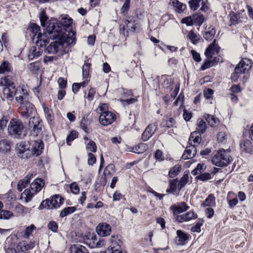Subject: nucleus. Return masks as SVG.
Returning <instances> with one entry per match:
<instances>
[{"instance_id":"1","label":"nucleus","mask_w":253,"mask_h":253,"mask_svg":"<svg viewBox=\"0 0 253 253\" xmlns=\"http://www.w3.org/2000/svg\"><path fill=\"white\" fill-rule=\"evenodd\" d=\"M48 38L52 39L55 41L46 48H43L45 53L56 54L60 50L64 53L71 51V48L76 43V32L71 30L67 34L63 35L61 26L49 23L47 27Z\"/></svg>"},{"instance_id":"2","label":"nucleus","mask_w":253,"mask_h":253,"mask_svg":"<svg viewBox=\"0 0 253 253\" xmlns=\"http://www.w3.org/2000/svg\"><path fill=\"white\" fill-rule=\"evenodd\" d=\"M252 66L251 60L248 58H243L234 69V72L231 74V79L233 82H242L245 84L249 79V72Z\"/></svg>"},{"instance_id":"3","label":"nucleus","mask_w":253,"mask_h":253,"mask_svg":"<svg viewBox=\"0 0 253 253\" xmlns=\"http://www.w3.org/2000/svg\"><path fill=\"white\" fill-rule=\"evenodd\" d=\"M28 30L32 33V41L37 45L42 46L46 45V44L49 42L48 38V32L42 34L39 31L41 30V27L36 23H31Z\"/></svg>"},{"instance_id":"4","label":"nucleus","mask_w":253,"mask_h":253,"mask_svg":"<svg viewBox=\"0 0 253 253\" xmlns=\"http://www.w3.org/2000/svg\"><path fill=\"white\" fill-rule=\"evenodd\" d=\"M229 152L230 151L228 149H220L218 150L212 158V163L214 165L219 167L227 166L232 161Z\"/></svg>"},{"instance_id":"5","label":"nucleus","mask_w":253,"mask_h":253,"mask_svg":"<svg viewBox=\"0 0 253 253\" xmlns=\"http://www.w3.org/2000/svg\"><path fill=\"white\" fill-rule=\"evenodd\" d=\"M197 131L192 132L189 139V146L187 147L185 151L182 156L183 160H187L195 156L197 150L195 145V143L199 144L201 141L199 135H197Z\"/></svg>"},{"instance_id":"6","label":"nucleus","mask_w":253,"mask_h":253,"mask_svg":"<svg viewBox=\"0 0 253 253\" xmlns=\"http://www.w3.org/2000/svg\"><path fill=\"white\" fill-rule=\"evenodd\" d=\"M24 128V125L21 120L13 118L10 120L8 126V133L12 137L20 138Z\"/></svg>"},{"instance_id":"7","label":"nucleus","mask_w":253,"mask_h":253,"mask_svg":"<svg viewBox=\"0 0 253 253\" xmlns=\"http://www.w3.org/2000/svg\"><path fill=\"white\" fill-rule=\"evenodd\" d=\"M228 17L229 18L230 26H236L241 23L246 22L247 19L244 10L237 12L231 11L228 15Z\"/></svg>"},{"instance_id":"8","label":"nucleus","mask_w":253,"mask_h":253,"mask_svg":"<svg viewBox=\"0 0 253 253\" xmlns=\"http://www.w3.org/2000/svg\"><path fill=\"white\" fill-rule=\"evenodd\" d=\"M116 119L115 114L110 111H104L99 116L100 123L103 126H107L113 123Z\"/></svg>"},{"instance_id":"9","label":"nucleus","mask_w":253,"mask_h":253,"mask_svg":"<svg viewBox=\"0 0 253 253\" xmlns=\"http://www.w3.org/2000/svg\"><path fill=\"white\" fill-rule=\"evenodd\" d=\"M96 231L100 236H107L111 234L112 228L109 224L106 222H102L97 225L96 228Z\"/></svg>"},{"instance_id":"10","label":"nucleus","mask_w":253,"mask_h":253,"mask_svg":"<svg viewBox=\"0 0 253 253\" xmlns=\"http://www.w3.org/2000/svg\"><path fill=\"white\" fill-rule=\"evenodd\" d=\"M220 47L216 43V40H214L206 48L205 55L208 59H212L213 55L218 53Z\"/></svg>"},{"instance_id":"11","label":"nucleus","mask_w":253,"mask_h":253,"mask_svg":"<svg viewBox=\"0 0 253 253\" xmlns=\"http://www.w3.org/2000/svg\"><path fill=\"white\" fill-rule=\"evenodd\" d=\"M157 129V125L156 123L149 124L143 132L141 138L143 141H146L149 140L155 133Z\"/></svg>"},{"instance_id":"12","label":"nucleus","mask_w":253,"mask_h":253,"mask_svg":"<svg viewBox=\"0 0 253 253\" xmlns=\"http://www.w3.org/2000/svg\"><path fill=\"white\" fill-rule=\"evenodd\" d=\"M189 209V207L184 202H181L171 206L169 209L172 211L174 215H178V214L184 212Z\"/></svg>"},{"instance_id":"13","label":"nucleus","mask_w":253,"mask_h":253,"mask_svg":"<svg viewBox=\"0 0 253 253\" xmlns=\"http://www.w3.org/2000/svg\"><path fill=\"white\" fill-rule=\"evenodd\" d=\"M31 151L34 156H39L42 152L44 148V144L42 140L38 139L32 141Z\"/></svg>"},{"instance_id":"14","label":"nucleus","mask_w":253,"mask_h":253,"mask_svg":"<svg viewBox=\"0 0 253 253\" xmlns=\"http://www.w3.org/2000/svg\"><path fill=\"white\" fill-rule=\"evenodd\" d=\"M42 106L48 125L51 126H53L54 124V115L52 110L46 106L44 103H42Z\"/></svg>"},{"instance_id":"15","label":"nucleus","mask_w":253,"mask_h":253,"mask_svg":"<svg viewBox=\"0 0 253 253\" xmlns=\"http://www.w3.org/2000/svg\"><path fill=\"white\" fill-rule=\"evenodd\" d=\"M46 45L40 46L37 45L32 46L29 50L28 57L29 60H33L42 55L43 48Z\"/></svg>"},{"instance_id":"16","label":"nucleus","mask_w":253,"mask_h":253,"mask_svg":"<svg viewBox=\"0 0 253 253\" xmlns=\"http://www.w3.org/2000/svg\"><path fill=\"white\" fill-rule=\"evenodd\" d=\"M14 81V76L10 75L2 76L0 78V86L11 87L12 88H14V87H16Z\"/></svg>"},{"instance_id":"17","label":"nucleus","mask_w":253,"mask_h":253,"mask_svg":"<svg viewBox=\"0 0 253 253\" xmlns=\"http://www.w3.org/2000/svg\"><path fill=\"white\" fill-rule=\"evenodd\" d=\"M197 218V215L193 211H189L186 213L177 215L175 217L176 220L178 222H183L189 221L192 219Z\"/></svg>"},{"instance_id":"18","label":"nucleus","mask_w":253,"mask_h":253,"mask_svg":"<svg viewBox=\"0 0 253 253\" xmlns=\"http://www.w3.org/2000/svg\"><path fill=\"white\" fill-rule=\"evenodd\" d=\"M12 142L8 139H2L0 140V154H5L10 151Z\"/></svg>"},{"instance_id":"19","label":"nucleus","mask_w":253,"mask_h":253,"mask_svg":"<svg viewBox=\"0 0 253 253\" xmlns=\"http://www.w3.org/2000/svg\"><path fill=\"white\" fill-rule=\"evenodd\" d=\"M49 23H51V22ZM51 23L61 26L62 34L63 35H64V33L62 31V28H68L72 26L73 19L71 17H69L68 15H66V16L62 17L60 22H51Z\"/></svg>"},{"instance_id":"20","label":"nucleus","mask_w":253,"mask_h":253,"mask_svg":"<svg viewBox=\"0 0 253 253\" xmlns=\"http://www.w3.org/2000/svg\"><path fill=\"white\" fill-rule=\"evenodd\" d=\"M176 242L178 245H184L190 237V235L180 230H178L176 231Z\"/></svg>"},{"instance_id":"21","label":"nucleus","mask_w":253,"mask_h":253,"mask_svg":"<svg viewBox=\"0 0 253 253\" xmlns=\"http://www.w3.org/2000/svg\"><path fill=\"white\" fill-rule=\"evenodd\" d=\"M15 95V87L12 88L11 87H2V99H5L11 100Z\"/></svg>"},{"instance_id":"22","label":"nucleus","mask_w":253,"mask_h":253,"mask_svg":"<svg viewBox=\"0 0 253 253\" xmlns=\"http://www.w3.org/2000/svg\"><path fill=\"white\" fill-rule=\"evenodd\" d=\"M203 117L208 122L210 126L212 127L217 126L220 123L219 119L214 115L205 113L204 114Z\"/></svg>"},{"instance_id":"23","label":"nucleus","mask_w":253,"mask_h":253,"mask_svg":"<svg viewBox=\"0 0 253 253\" xmlns=\"http://www.w3.org/2000/svg\"><path fill=\"white\" fill-rule=\"evenodd\" d=\"M21 115L25 118L29 117L32 114L34 106L31 103H28L27 105L20 107Z\"/></svg>"},{"instance_id":"24","label":"nucleus","mask_w":253,"mask_h":253,"mask_svg":"<svg viewBox=\"0 0 253 253\" xmlns=\"http://www.w3.org/2000/svg\"><path fill=\"white\" fill-rule=\"evenodd\" d=\"M171 4L175 11L178 13H182L186 9V5L180 2L178 0H170Z\"/></svg>"},{"instance_id":"25","label":"nucleus","mask_w":253,"mask_h":253,"mask_svg":"<svg viewBox=\"0 0 253 253\" xmlns=\"http://www.w3.org/2000/svg\"><path fill=\"white\" fill-rule=\"evenodd\" d=\"M44 185V181L42 179L37 178L30 185V187L33 191L38 192L42 190Z\"/></svg>"},{"instance_id":"26","label":"nucleus","mask_w":253,"mask_h":253,"mask_svg":"<svg viewBox=\"0 0 253 253\" xmlns=\"http://www.w3.org/2000/svg\"><path fill=\"white\" fill-rule=\"evenodd\" d=\"M175 124V122L173 118L165 116L163 119L160 126L162 127L170 128L174 126Z\"/></svg>"},{"instance_id":"27","label":"nucleus","mask_w":253,"mask_h":253,"mask_svg":"<svg viewBox=\"0 0 253 253\" xmlns=\"http://www.w3.org/2000/svg\"><path fill=\"white\" fill-rule=\"evenodd\" d=\"M63 199H62L59 195H54L51 198V206H50V208H53V209H57L59 208L61 204L63 203Z\"/></svg>"},{"instance_id":"28","label":"nucleus","mask_w":253,"mask_h":253,"mask_svg":"<svg viewBox=\"0 0 253 253\" xmlns=\"http://www.w3.org/2000/svg\"><path fill=\"white\" fill-rule=\"evenodd\" d=\"M207 128V125L205 121L202 119H199L197 122V131L199 134L205 132Z\"/></svg>"},{"instance_id":"29","label":"nucleus","mask_w":253,"mask_h":253,"mask_svg":"<svg viewBox=\"0 0 253 253\" xmlns=\"http://www.w3.org/2000/svg\"><path fill=\"white\" fill-rule=\"evenodd\" d=\"M39 18L41 22V25L42 27H47L50 22H53L52 21L48 20V17L46 14L45 10H42L40 13Z\"/></svg>"},{"instance_id":"30","label":"nucleus","mask_w":253,"mask_h":253,"mask_svg":"<svg viewBox=\"0 0 253 253\" xmlns=\"http://www.w3.org/2000/svg\"><path fill=\"white\" fill-rule=\"evenodd\" d=\"M125 24L129 30L133 32L137 29V23L136 21L132 17H128L125 21Z\"/></svg>"},{"instance_id":"31","label":"nucleus","mask_w":253,"mask_h":253,"mask_svg":"<svg viewBox=\"0 0 253 253\" xmlns=\"http://www.w3.org/2000/svg\"><path fill=\"white\" fill-rule=\"evenodd\" d=\"M242 150L248 153H251L253 150V144L250 140H246L240 144Z\"/></svg>"},{"instance_id":"32","label":"nucleus","mask_w":253,"mask_h":253,"mask_svg":"<svg viewBox=\"0 0 253 253\" xmlns=\"http://www.w3.org/2000/svg\"><path fill=\"white\" fill-rule=\"evenodd\" d=\"M106 251V253H122L121 247L116 242H112Z\"/></svg>"},{"instance_id":"33","label":"nucleus","mask_w":253,"mask_h":253,"mask_svg":"<svg viewBox=\"0 0 253 253\" xmlns=\"http://www.w3.org/2000/svg\"><path fill=\"white\" fill-rule=\"evenodd\" d=\"M71 253H88L86 248L80 245H74L70 248Z\"/></svg>"},{"instance_id":"34","label":"nucleus","mask_w":253,"mask_h":253,"mask_svg":"<svg viewBox=\"0 0 253 253\" xmlns=\"http://www.w3.org/2000/svg\"><path fill=\"white\" fill-rule=\"evenodd\" d=\"M162 79L163 80L162 85L164 88L169 89L173 84V80L168 76H163Z\"/></svg>"},{"instance_id":"35","label":"nucleus","mask_w":253,"mask_h":253,"mask_svg":"<svg viewBox=\"0 0 253 253\" xmlns=\"http://www.w3.org/2000/svg\"><path fill=\"white\" fill-rule=\"evenodd\" d=\"M215 205V197L213 194H211L206 198L201 205L202 207H206L214 206Z\"/></svg>"},{"instance_id":"36","label":"nucleus","mask_w":253,"mask_h":253,"mask_svg":"<svg viewBox=\"0 0 253 253\" xmlns=\"http://www.w3.org/2000/svg\"><path fill=\"white\" fill-rule=\"evenodd\" d=\"M178 180L177 178L170 180L169 181V188L167 189L166 192L169 193L174 194V192L176 191L177 188L178 187Z\"/></svg>"},{"instance_id":"37","label":"nucleus","mask_w":253,"mask_h":253,"mask_svg":"<svg viewBox=\"0 0 253 253\" xmlns=\"http://www.w3.org/2000/svg\"><path fill=\"white\" fill-rule=\"evenodd\" d=\"M26 96H30L28 90L24 86H19L17 88L15 87V95L16 97H26Z\"/></svg>"},{"instance_id":"38","label":"nucleus","mask_w":253,"mask_h":253,"mask_svg":"<svg viewBox=\"0 0 253 253\" xmlns=\"http://www.w3.org/2000/svg\"><path fill=\"white\" fill-rule=\"evenodd\" d=\"M215 33V30L213 27H209L208 31L204 34L203 37L207 41H211L214 37Z\"/></svg>"},{"instance_id":"39","label":"nucleus","mask_w":253,"mask_h":253,"mask_svg":"<svg viewBox=\"0 0 253 253\" xmlns=\"http://www.w3.org/2000/svg\"><path fill=\"white\" fill-rule=\"evenodd\" d=\"M11 66L7 61H4L0 65V74L8 73L11 71Z\"/></svg>"},{"instance_id":"40","label":"nucleus","mask_w":253,"mask_h":253,"mask_svg":"<svg viewBox=\"0 0 253 253\" xmlns=\"http://www.w3.org/2000/svg\"><path fill=\"white\" fill-rule=\"evenodd\" d=\"M181 170V166L180 165H176L170 169L169 175L170 178H174L178 175Z\"/></svg>"},{"instance_id":"41","label":"nucleus","mask_w":253,"mask_h":253,"mask_svg":"<svg viewBox=\"0 0 253 253\" xmlns=\"http://www.w3.org/2000/svg\"><path fill=\"white\" fill-rule=\"evenodd\" d=\"M30 177L28 175H27L24 179L19 181L17 184V190L19 192H21L24 188H25L29 182Z\"/></svg>"},{"instance_id":"42","label":"nucleus","mask_w":253,"mask_h":253,"mask_svg":"<svg viewBox=\"0 0 253 253\" xmlns=\"http://www.w3.org/2000/svg\"><path fill=\"white\" fill-rule=\"evenodd\" d=\"M15 99L17 102L20 104V107H22L23 106H25L28 104V103H30V96H26V97H16Z\"/></svg>"},{"instance_id":"43","label":"nucleus","mask_w":253,"mask_h":253,"mask_svg":"<svg viewBox=\"0 0 253 253\" xmlns=\"http://www.w3.org/2000/svg\"><path fill=\"white\" fill-rule=\"evenodd\" d=\"M76 210L75 207H68L64 208L61 211L60 213L61 217H64L67 215L74 212Z\"/></svg>"},{"instance_id":"44","label":"nucleus","mask_w":253,"mask_h":253,"mask_svg":"<svg viewBox=\"0 0 253 253\" xmlns=\"http://www.w3.org/2000/svg\"><path fill=\"white\" fill-rule=\"evenodd\" d=\"M188 37L191 42L196 44L200 40V36L196 34L193 31H190L188 34Z\"/></svg>"},{"instance_id":"45","label":"nucleus","mask_w":253,"mask_h":253,"mask_svg":"<svg viewBox=\"0 0 253 253\" xmlns=\"http://www.w3.org/2000/svg\"><path fill=\"white\" fill-rule=\"evenodd\" d=\"M188 174H184L183 176L180 178L178 184V192L181 190V189L183 188L185 185L188 182Z\"/></svg>"},{"instance_id":"46","label":"nucleus","mask_w":253,"mask_h":253,"mask_svg":"<svg viewBox=\"0 0 253 253\" xmlns=\"http://www.w3.org/2000/svg\"><path fill=\"white\" fill-rule=\"evenodd\" d=\"M91 64L85 62L82 68V74L84 79H87L89 76V68Z\"/></svg>"},{"instance_id":"47","label":"nucleus","mask_w":253,"mask_h":253,"mask_svg":"<svg viewBox=\"0 0 253 253\" xmlns=\"http://www.w3.org/2000/svg\"><path fill=\"white\" fill-rule=\"evenodd\" d=\"M90 124V122L87 117H84L80 123L81 127L86 132H89V128L87 126Z\"/></svg>"},{"instance_id":"48","label":"nucleus","mask_w":253,"mask_h":253,"mask_svg":"<svg viewBox=\"0 0 253 253\" xmlns=\"http://www.w3.org/2000/svg\"><path fill=\"white\" fill-rule=\"evenodd\" d=\"M78 136V133L75 130L71 131L69 134L67 136L66 143L68 145H71V142Z\"/></svg>"},{"instance_id":"49","label":"nucleus","mask_w":253,"mask_h":253,"mask_svg":"<svg viewBox=\"0 0 253 253\" xmlns=\"http://www.w3.org/2000/svg\"><path fill=\"white\" fill-rule=\"evenodd\" d=\"M203 0H190L188 1L189 7L191 9L195 11L200 6V3Z\"/></svg>"},{"instance_id":"50","label":"nucleus","mask_w":253,"mask_h":253,"mask_svg":"<svg viewBox=\"0 0 253 253\" xmlns=\"http://www.w3.org/2000/svg\"><path fill=\"white\" fill-rule=\"evenodd\" d=\"M30 148L29 144H27L25 142H22L19 144L18 150V155H20L23 153L25 151Z\"/></svg>"},{"instance_id":"51","label":"nucleus","mask_w":253,"mask_h":253,"mask_svg":"<svg viewBox=\"0 0 253 253\" xmlns=\"http://www.w3.org/2000/svg\"><path fill=\"white\" fill-rule=\"evenodd\" d=\"M115 165L113 164H110L105 169L104 173L105 175H111L115 172Z\"/></svg>"},{"instance_id":"52","label":"nucleus","mask_w":253,"mask_h":253,"mask_svg":"<svg viewBox=\"0 0 253 253\" xmlns=\"http://www.w3.org/2000/svg\"><path fill=\"white\" fill-rule=\"evenodd\" d=\"M50 206H51V199H46L45 200L42 201V202L41 203L39 206V209L40 210H42L44 208L47 209H52L53 208H50Z\"/></svg>"},{"instance_id":"53","label":"nucleus","mask_w":253,"mask_h":253,"mask_svg":"<svg viewBox=\"0 0 253 253\" xmlns=\"http://www.w3.org/2000/svg\"><path fill=\"white\" fill-rule=\"evenodd\" d=\"M13 216V213L9 211L1 210L0 211V219H7Z\"/></svg>"},{"instance_id":"54","label":"nucleus","mask_w":253,"mask_h":253,"mask_svg":"<svg viewBox=\"0 0 253 253\" xmlns=\"http://www.w3.org/2000/svg\"><path fill=\"white\" fill-rule=\"evenodd\" d=\"M96 89L95 88L91 87L88 91L87 96L86 94L84 95V98H86L89 101L93 100L94 95L96 93Z\"/></svg>"},{"instance_id":"55","label":"nucleus","mask_w":253,"mask_h":253,"mask_svg":"<svg viewBox=\"0 0 253 253\" xmlns=\"http://www.w3.org/2000/svg\"><path fill=\"white\" fill-rule=\"evenodd\" d=\"M86 149L91 152H96L97 146L95 143L92 140H90L86 146Z\"/></svg>"},{"instance_id":"56","label":"nucleus","mask_w":253,"mask_h":253,"mask_svg":"<svg viewBox=\"0 0 253 253\" xmlns=\"http://www.w3.org/2000/svg\"><path fill=\"white\" fill-rule=\"evenodd\" d=\"M36 229V227L34 225L32 224L30 226L26 227L24 231V234L23 235L24 238H28L30 235H31L34 231Z\"/></svg>"},{"instance_id":"57","label":"nucleus","mask_w":253,"mask_h":253,"mask_svg":"<svg viewBox=\"0 0 253 253\" xmlns=\"http://www.w3.org/2000/svg\"><path fill=\"white\" fill-rule=\"evenodd\" d=\"M41 123H42V121L39 117H31L30 118L29 121V127L30 128L33 126L34 125H36L37 124L38 125Z\"/></svg>"},{"instance_id":"58","label":"nucleus","mask_w":253,"mask_h":253,"mask_svg":"<svg viewBox=\"0 0 253 253\" xmlns=\"http://www.w3.org/2000/svg\"><path fill=\"white\" fill-rule=\"evenodd\" d=\"M34 156L31 150L29 148L20 155H18V157L23 159H28Z\"/></svg>"},{"instance_id":"59","label":"nucleus","mask_w":253,"mask_h":253,"mask_svg":"<svg viewBox=\"0 0 253 253\" xmlns=\"http://www.w3.org/2000/svg\"><path fill=\"white\" fill-rule=\"evenodd\" d=\"M47 228L53 232L56 233L58 231V226L56 222L51 221L48 223Z\"/></svg>"},{"instance_id":"60","label":"nucleus","mask_w":253,"mask_h":253,"mask_svg":"<svg viewBox=\"0 0 253 253\" xmlns=\"http://www.w3.org/2000/svg\"><path fill=\"white\" fill-rule=\"evenodd\" d=\"M198 179L202 181H205L211 178V174L208 172L201 173L196 177Z\"/></svg>"},{"instance_id":"61","label":"nucleus","mask_w":253,"mask_h":253,"mask_svg":"<svg viewBox=\"0 0 253 253\" xmlns=\"http://www.w3.org/2000/svg\"><path fill=\"white\" fill-rule=\"evenodd\" d=\"M22 195L25 196V201L28 202L31 201V199L33 197L34 193L32 192L30 189H25L23 192Z\"/></svg>"},{"instance_id":"62","label":"nucleus","mask_w":253,"mask_h":253,"mask_svg":"<svg viewBox=\"0 0 253 253\" xmlns=\"http://www.w3.org/2000/svg\"><path fill=\"white\" fill-rule=\"evenodd\" d=\"M42 123H41L38 125V127L30 129L31 131L34 135L38 136L42 133Z\"/></svg>"},{"instance_id":"63","label":"nucleus","mask_w":253,"mask_h":253,"mask_svg":"<svg viewBox=\"0 0 253 253\" xmlns=\"http://www.w3.org/2000/svg\"><path fill=\"white\" fill-rule=\"evenodd\" d=\"M212 66V62L211 61V59H208L205 60L203 65L201 67V69L203 71L209 68H210Z\"/></svg>"},{"instance_id":"64","label":"nucleus","mask_w":253,"mask_h":253,"mask_svg":"<svg viewBox=\"0 0 253 253\" xmlns=\"http://www.w3.org/2000/svg\"><path fill=\"white\" fill-rule=\"evenodd\" d=\"M203 225V222L201 221H199L197 222L196 224L192 226L191 228V231L192 232H198L199 233L201 232V227Z\"/></svg>"}]
</instances>
